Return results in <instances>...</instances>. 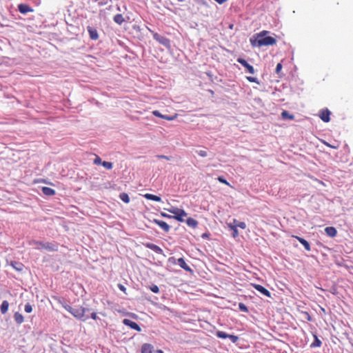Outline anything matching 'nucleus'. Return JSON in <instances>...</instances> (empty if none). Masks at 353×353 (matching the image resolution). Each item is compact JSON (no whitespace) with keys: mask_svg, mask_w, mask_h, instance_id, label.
<instances>
[{"mask_svg":"<svg viewBox=\"0 0 353 353\" xmlns=\"http://www.w3.org/2000/svg\"><path fill=\"white\" fill-rule=\"evenodd\" d=\"M92 1H94V2H97V1H99V0H92Z\"/></svg>","mask_w":353,"mask_h":353,"instance_id":"obj_49","label":"nucleus"},{"mask_svg":"<svg viewBox=\"0 0 353 353\" xmlns=\"http://www.w3.org/2000/svg\"><path fill=\"white\" fill-rule=\"evenodd\" d=\"M18 10L21 14H26L28 12H33V9L28 4L21 3L18 5Z\"/></svg>","mask_w":353,"mask_h":353,"instance_id":"obj_10","label":"nucleus"},{"mask_svg":"<svg viewBox=\"0 0 353 353\" xmlns=\"http://www.w3.org/2000/svg\"><path fill=\"white\" fill-rule=\"evenodd\" d=\"M281 117L283 119H290L293 120L294 119V116L293 114H290L288 111L283 110L281 112Z\"/></svg>","mask_w":353,"mask_h":353,"instance_id":"obj_26","label":"nucleus"},{"mask_svg":"<svg viewBox=\"0 0 353 353\" xmlns=\"http://www.w3.org/2000/svg\"><path fill=\"white\" fill-rule=\"evenodd\" d=\"M331 112L328 109H323L319 112V117L324 122H329L330 121Z\"/></svg>","mask_w":353,"mask_h":353,"instance_id":"obj_8","label":"nucleus"},{"mask_svg":"<svg viewBox=\"0 0 353 353\" xmlns=\"http://www.w3.org/2000/svg\"><path fill=\"white\" fill-rule=\"evenodd\" d=\"M153 222L158 225L164 232H169L170 227L166 222L158 219H154Z\"/></svg>","mask_w":353,"mask_h":353,"instance_id":"obj_12","label":"nucleus"},{"mask_svg":"<svg viewBox=\"0 0 353 353\" xmlns=\"http://www.w3.org/2000/svg\"><path fill=\"white\" fill-rule=\"evenodd\" d=\"M87 30L89 33V37H90V39L97 40L99 39V34H98L97 29H95L91 26H88Z\"/></svg>","mask_w":353,"mask_h":353,"instance_id":"obj_13","label":"nucleus"},{"mask_svg":"<svg viewBox=\"0 0 353 353\" xmlns=\"http://www.w3.org/2000/svg\"><path fill=\"white\" fill-rule=\"evenodd\" d=\"M119 198L125 203H128L130 202V197L128 194L125 192L121 193L119 195Z\"/></svg>","mask_w":353,"mask_h":353,"instance_id":"obj_29","label":"nucleus"},{"mask_svg":"<svg viewBox=\"0 0 353 353\" xmlns=\"http://www.w3.org/2000/svg\"><path fill=\"white\" fill-rule=\"evenodd\" d=\"M30 244L34 245L37 250H46L51 252L58 250V245L54 243H43L39 241H32Z\"/></svg>","mask_w":353,"mask_h":353,"instance_id":"obj_2","label":"nucleus"},{"mask_svg":"<svg viewBox=\"0 0 353 353\" xmlns=\"http://www.w3.org/2000/svg\"><path fill=\"white\" fill-rule=\"evenodd\" d=\"M314 341L311 345L312 347H320L322 344L321 341L318 339V337L314 336Z\"/></svg>","mask_w":353,"mask_h":353,"instance_id":"obj_31","label":"nucleus"},{"mask_svg":"<svg viewBox=\"0 0 353 353\" xmlns=\"http://www.w3.org/2000/svg\"><path fill=\"white\" fill-rule=\"evenodd\" d=\"M10 265L17 271L20 272V271L23 270V265L21 263L16 262V261H11Z\"/></svg>","mask_w":353,"mask_h":353,"instance_id":"obj_22","label":"nucleus"},{"mask_svg":"<svg viewBox=\"0 0 353 353\" xmlns=\"http://www.w3.org/2000/svg\"><path fill=\"white\" fill-rule=\"evenodd\" d=\"M228 228L232 230V236L236 238L239 236V231L236 228V226L233 225L232 223L228 224Z\"/></svg>","mask_w":353,"mask_h":353,"instance_id":"obj_27","label":"nucleus"},{"mask_svg":"<svg viewBox=\"0 0 353 353\" xmlns=\"http://www.w3.org/2000/svg\"><path fill=\"white\" fill-rule=\"evenodd\" d=\"M144 245L146 248L152 250V251L155 252L157 254H162V252H163V250L160 247H159L158 245H157L155 244H153L151 243H147Z\"/></svg>","mask_w":353,"mask_h":353,"instance_id":"obj_15","label":"nucleus"},{"mask_svg":"<svg viewBox=\"0 0 353 353\" xmlns=\"http://www.w3.org/2000/svg\"><path fill=\"white\" fill-rule=\"evenodd\" d=\"M63 306L68 312L72 314L75 318L79 319H83V321L88 319V317L83 319L85 312L86 311V309L85 307L81 306L74 308L67 304L63 305Z\"/></svg>","mask_w":353,"mask_h":353,"instance_id":"obj_3","label":"nucleus"},{"mask_svg":"<svg viewBox=\"0 0 353 353\" xmlns=\"http://www.w3.org/2000/svg\"><path fill=\"white\" fill-rule=\"evenodd\" d=\"M197 153L199 156L202 157H205L208 155L207 152L205 150H199L197 152Z\"/></svg>","mask_w":353,"mask_h":353,"instance_id":"obj_39","label":"nucleus"},{"mask_svg":"<svg viewBox=\"0 0 353 353\" xmlns=\"http://www.w3.org/2000/svg\"><path fill=\"white\" fill-rule=\"evenodd\" d=\"M9 303L7 301H3L1 305L0 310L1 312L4 314H6L8 310Z\"/></svg>","mask_w":353,"mask_h":353,"instance_id":"obj_23","label":"nucleus"},{"mask_svg":"<svg viewBox=\"0 0 353 353\" xmlns=\"http://www.w3.org/2000/svg\"><path fill=\"white\" fill-rule=\"evenodd\" d=\"M325 232L330 237H335L337 234V230L334 227L330 226L325 228Z\"/></svg>","mask_w":353,"mask_h":353,"instance_id":"obj_16","label":"nucleus"},{"mask_svg":"<svg viewBox=\"0 0 353 353\" xmlns=\"http://www.w3.org/2000/svg\"><path fill=\"white\" fill-rule=\"evenodd\" d=\"M178 265L186 271L191 272L192 269L187 265L183 258H179L177 260Z\"/></svg>","mask_w":353,"mask_h":353,"instance_id":"obj_18","label":"nucleus"},{"mask_svg":"<svg viewBox=\"0 0 353 353\" xmlns=\"http://www.w3.org/2000/svg\"><path fill=\"white\" fill-rule=\"evenodd\" d=\"M239 308L242 312H248V307L244 303H240L239 304Z\"/></svg>","mask_w":353,"mask_h":353,"instance_id":"obj_34","label":"nucleus"},{"mask_svg":"<svg viewBox=\"0 0 353 353\" xmlns=\"http://www.w3.org/2000/svg\"><path fill=\"white\" fill-rule=\"evenodd\" d=\"M214 1H216L217 3H219V4H222L225 1V0H214Z\"/></svg>","mask_w":353,"mask_h":353,"instance_id":"obj_46","label":"nucleus"},{"mask_svg":"<svg viewBox=\"0 0 353 353\" xmlns=\"http://www.w3.org/2000/svg\"><path fill=\"white\" fill-rule=\"evenodd\" d=\"M152 114L154 115L155 117H159V118L168 120V121H172L177 117V114H175L174 116L163 115L158 110L152 111Z\"/></svg>","mask_w":353,"mask_h":353,"instance_id":"obj_11","label":"nucleus"},{"mask_svg":"<svg viewBox=\"0 0 353 353\" xmlns=\"http://www.w3.org/2000/svg\"><path fill=\"white\" fill-rule=\"evenodd\" d=\"M237 62L241 64L243 67H245L247 70V72H249L250 74H252L254 73V69L253 66L249 64L244 59L238 58Z\"/></svg>","mask_w":353,"mask_h":353,"instance_id":"obj_6","label":"nucleus"},{"mask_svg":"<svg viewBox=\"0 0 353 353\" xmlns=\"http://www.w3.org/2000/svg\"><path fill=\"white\" fill-rule=\"evenodd\" d=\"M161 215L163 217H165V218H169V219L172 218V216L169 215V214H166V213H165V212H161Z\"/></svg>","mask_w":353,"mask_h":353,"instance_id":"obj_44","label":"nucleus"},{"mask_svg":"<svg viewBox=\"0 0 353 353\" xmlns=\"http://www.w3.org/2000/svg\"><path fill=\"white\" fill-rule=\"evenodd\" d=\"M281 69H282V65H281V63H279L276 67V72L277 74H279L280 72V71L281 70Z\"/></svg>","mask_w":353,"mask_h":353,"instance_id":"obj_42","label":"nucleus"},{"mask_svg":"<svg viewBox=\"0 0 353 353\" xmlns=\"http://www.w3.org/2000/svg\"><path fill=\"white\" fill-rule=\"evenodd\" d=\"M104 4H105V3H101V2H99V6H103Z\"/></svg>","mask_w":353,"mask_h":353,"instance_id":"obj_48","label":"nucleus"},{"mask_svg":"<svg viewBox=\"0 0 353 353\" xmlns=\"http://www.w3.org/2000/svg\"><path fill=\"white\" fill-rule=\"evenodd\" d=\"M144 197L148 200H152V201H157V202H159L161 201V199L160 196L154 195V194H145L144 195Z\"/></svg>","mask_w":353,"mask_h":353,"instance_id":"obj_21","label":"nucleus"},{"mask_svg":"<svg viewBox=\"0 0 353 353\" xmlns=\"http://www.w3.org/2000/svg\"><path fill=\"white\" fill-rule=\"evenodd\" d=\"M114 21L117 23V24H122L124 21V18L121 14H117L114 17Z\"/></svg>","mask_w":353,"mask_h":353,"instance_id":"obj_25","label":"nucleus"},{"mask_svg":"<svg viewBox=\"0 0 353 353\" xmlns=\"http://www.w3.org/2000/svg\"><path fill=\"white\" fill-rule=\"evenodd\" d=\"M150 289L154 293H158L159 292V288L156 285H152L150 286Z\"/></svg>","mask_w":353,"mask_h":353,"instance_id":"obj_35","label":"nucleus"},{"mask_svg":"<svg viewBox=\"0 0 353 353\" xmlns=\"http://www.w3.org/2000/svg\"><path fill=\"white\" fill-rule=\"evenodd\" d=\"M102 165L108 170H111L112 168V163L111 162L103 161L102 163Z\"/></svg>","mask_w":353,"mask_h":353,"instance_id":"obj_33","label":"nucleus"},{"mask_svg":"<svg viewBox=\"0 0 353 353\" xmlns=\"http://www.w3.org/2000/svg\"><path fill=\"white\" fill-rule=\"evenodd\" d=\"M102 163L103 162H101V159L99 157L97 156V157L94 160V163L96 165H99V164H102Z\"/></svg>","mask_w":353,"mask_h":353,"instance_id":"obj_40","label":"nucleus"},{"mask_svg":"<svg viewBox=\"0 0 353 353\" xmlns=\"http://www.w3.org/2000/svg\"><path fill=\"white\" fill-rule=\"evenodd\" d=\"M91 318H92V319H94V320H95V319H97V313H96V312H92V313L91 314Z\"/></svg>","mask_w":353,"mask_h":353,"instance_id":"obj_45","label":"nucleus"},{"mask_svg":"<svg viewBox=\"0 0 353 353\" xmlns=\"http://www.w3.org/2000/svg\"><path fill=\"white\" fill-rule=\"evenodd\" d=\"M216 335L218 338H220V339H227L228 337V334H227L223 331H217L216 332Z\"/></svg>","mask_w":353,"mask_h":353,"instance_id":"obj_30","label":"nucleus"},{"mask_svg":"<svg viewBox=\"0 0 353 353\" xmlns=\"http://www.w3.org/2000/svg\"><path fill=\"white\" fill-rule=\"evenodd\" d=\"M232 225L236 226V228H240L241 229H245L246 228L245 222L238 221L236 219H233Z\"/></svg>","mask_w":353,"mask_h":353,"instance_id":"obj_28","label":"nucleus"},{"mask_svg":"<svg viewBox=\"0 0 353 353\" xmlns=\"http://www.w3.org/2000/svg\"><path fill=\"white\" fill-rule=\"evenodd\" d=\"M168 211L172 214H174L172 216V218L176 219V221L179 222H183L184 221V217L187 216V213L185 210L183 209H180L176 207H172L170 209H168Z\"/></svg>","mask_w":353,"mask_h":353,"instance_id":"obj_4","label":"nucleus"},{"mask_svg":"<svg viewBox=\"0 0 353 353\" xmlns=\"http://www.w3.org/2000/svg\"><path fill=\"white\" fill-rule=\"evenodd\" d=\"M253 288L254 289H256L257 291H259V292H261L262 294L268 296V297H270L271 296V293L270 292L269 290H268L265 288H264L263 286L261 285H259V284H252Z\"/></svg>","mask_w":353,"mask_h":353,"instance_id":"obj_9","label":"nucleus"},{"mask_svg":"<svg viewBox=\"0 0 353 353\" xmlns=\"http://www.w3.org/2000/svg\"><path fill=\"white\" fill-rule=\"evenodd\" d=\"M157 353H163V352L161 350H157Z\"/></svg>","mask_w":353,"mask_h":353,"instance_id":"obj_47","label":"nucleus"},{"mask_svg":"<svg viewBox=\"0 0 353 353\" xmlns=\"http://www.w3.org/2000/svg\"><path fill=\"white\" fill-rule=\"evenodd\" d=\"M42 192L46 196H53L56 193L54 190L48 187H43Z\"/></svg>","mask_w":353,"mask_h":353,"instance_id":"obj_20","label":"nucleus"},{"mask_svg":"<svg viewBox=\"0 0 353 353\" xmlns=\"http://www.w3.org/2000/svg\"><path fill=\"white\" fill-rule=\"evenodd\" d=\"M14 319L17 323L21 324L23 322V316L19 312H15L14 314Z\"/></svg>","mask_w":353,"mask_h":353,"instance_id":"obj_24","label":"nucleus"},{"mask_svg":"<svg viewBox=\"0 0 353 353\" xmlns=\"http://www.w3.org/2000/svg\"><path fill=\"white\" fill-rule=\"evenodd\" d=\"M217 180H218L220 183H221L225 184V185H228V186H230V187H231V188H233V187L230 185V183L229 182H228V181L224 179V177H223V176H219V177L217 178Z\"/></svg>","mask_w":353,"mask_h":353,"instance_id":"obj_32","label":"nucleus"},{"mask_svg":"<svg viewBox=\"0 0 353 353\" xmlns=\"http://www.w3.org/2000/svg\"><path fill=\"white\" fill-rule=\"evenodd\" d=\"M268 33V30H262L254 34L250 39L251 46L252 47H262L275 45L276 43V39L270 36L266 37Z\"/></svg>","mask_w":353,"mask_h":353,"instance_id":"obj_1","label":"nucleus"},{"mask_svg":"<svg viewBox=\"0 0 353 353\" xmlns=\"http://www.w3.org/2000/svg\"><path fill=\"white\" fill-rule=\"evenodd\" d=\"M186 223L189 227L192 228H196L198 225V221L192 217L187 219Z\"/></svg>","mask_w":353,"mask_h":353,"instance_id":"obj_19","label":"nucleus"},{"mask_svg":"<svg viewBox=\"0 0 353 353\" xmlns=\"http://www.w3.org/2000/svg\"><path fill=\"white\" fill-rule=\"evenodd\" d=\"M149 30L150 32L152 33L154 39L160 43L161 44H163V46H167L169 43V39L166 37L160 35L157 32H153L150 29H149Z\"/></svg>","mask_w":353,"mask_h":353,"instance_id":"obj_5","label":"nucleus"},{"mask_svg":"<svg viewBox=\"0 0 353 353\" xmlns=\"http://www.w3.org/2000/svg\"><path fill=\"white\" fill-rule=\"evenodd\" d=\"M153 346L149 343H144L141 347V353H153Z\"/></svg>","mask_w":353,"mask_h":353,"instance_id":"obj_17","label":"nucleus"},{"mask_svg":"<svg viewBox=\"0 0 353 353\" xmlns=\"http://www.w3.org/2000/svg\"><path fill=\"white\" fill-rule=\"evenodd\" d=\"M292 236L293 238L296 239L303 245L304 248L307 251L311 250L310 245L305 239H304L303 238L299 237L298 236H296V235H292Z\"/></svg>","mask_w":353,"mask_h":353,"instance_id":"obj_14","label":"nucleus"},{"mask_svg":"<svg viewBox=\"0 0 353 353\" xmlns=\"http://www.w3.org/2000/svg\"><path fill=\"white\" fill-rule=\"evenodd\" d=\"M118 288H119L120 290H121L125 294H126V288L123 285H122L121 283H119L118 284Z\"/></svg>","mask_w":353,"mask_h":353,"instance_id":"obj_41","label":"nucleus"},{"mask_svg":"<svg viewBox=\"0 0 353 353\" xmlns=\"http://www.w3.org/2000/svg\"><path fill=\"white\" fill-rule=\"evenodd\" d=\"M123 323L127 326H129L130 328L137 330L138 332H141V329L140 326L134 321H132L128 319H124L123 320Z\"/></svg>","mask_w":353,"mask_h":353,"instance_id":"obj_7","label":"nucleus"},{"mask_svg":"<svg viewBox=\"0 0 353 353\" xmlns=\"http://www.w3.org/2000/svg\"><path fill=\"white\" fill-rule=\"evenodd\" d=\"M246 79H248V81L250 82H252V83H256L257 84L259 83V82L258 81L257 79L255 78V77H247Z\"/></svg>","mask_w":353,"mask_h":353,"instance_id":"obj_37","label":"nucleus"},{"mask_svg":"<svg viewBox=\"0 0 353 353\" xmlns=\"http://www.w3.org/2000/svg\"><path fill=\"white\" fill-rule=\"evenodd\" d=\"M25 312H27V313H30L32 311V307L30 304L29 303H27L26 305H25Z\"/></svg>","mask_w":353,"mask_h":353,"instance_id":"obj_36","label":"nucleus"},{"mask_svg":"<svg viewBox=\"0 0 353 353\" xmlns=\"http://www.w3.org/2000/svg\"><path fill=\"white\" fill-rule=\"evenodd\" d=\"M228 338H229L233 343H236L239 339L237 336L232 335V334H228Z\"/></svg>","mask_w":353,"mask_h":353,"instance_id":"obj_38","label":"nucleus"},{"mask_svg":"<svg viewBox=\"0 0 353 353\" xmlns=\"http://www.w3.org/2000/svg\"><path fill=\"white\" fill-rule=\"evenodd\" d=\"M157 157L158 159H166V160H170V157H167V156H165V155H157Z\"/></svg>","mask_w":353,"mask_h":353,"instance_id":"obj_43","label":"nucleus"}]
</instances>
